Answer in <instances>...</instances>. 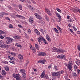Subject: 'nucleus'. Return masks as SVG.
<instances>
[{
  "label": "nucleus",
  "mask_w": 80,
  "mask_h": 80,
  "mask_svg": "<svg viewBox=\"0 0 80 80\" xmlns=\"http://www.w3.org/2000/svg\"><path fill=\"white\" fill-rule=\"evenodd\" d=\"M42 41H43V42L44 43H45V44H47V40H46L44 39V38H43V37L42 38Z\"/></svg>",
  "instance_id": "nucleus-25"
},
{
  "label": "nucleus",
  "mask_w": 80,
  "mask_h": 80,
  "mask_svg": "<svg viewBox=\"0 0 80 80\" xmlns=\"http://www.w3.org/2000/svg\"><path fill=\"white\" fill-rule=\"evenodd\" d=\"M53 68L54 69H55L56 70H58V67L57 66L55 65Z\"/></svg>",
  "instance_id": "nucleus-34"
},
{
  "label": "nucleus",
  "mask_w": 80,
  "mask_h": 80,
  "mask_svg": "<svg viewBox=\"0 0 80 80\" xmlns=\"http://www.w3.org/2000/svg\"><path fill=\"white\" fill-rule=\"evenodd\" d=\"M15 48H11V50H12V51H14V50H15Z\"/></svg>",
  "instance_id": "nucleus-62"
},
{
  "label": "nucleus",
  "mask_w": 80,
  "mask_h": 80,
  "mask_svg": "<svg viewBox=\"0 0 80 80\" xmlns=\"http://www.w3.org/2000/svg\"><path fill=\"white\" fill-rule=\"evenodd\" d=\"M36 18L39 20H42V17L40 15H38Z\"/></svg>",
  "instance_id": "nucleus-31"
},
{
  "label": "nucleus",
  "mask_w": 80,
  "mask_h": 80,
  "mask_svg": "<svg viewBox=\"0 0 80 80\" xmlns=\"http://www.w3.org/2000/svg\"><path fill=\"white\" fill-rule=\"evenodd\" d=\"M18 27H19V28H23L22 26H21V25H18Z\"/></svg>",
  "instance_id": "nucleus-58"
},
{
  "label": "nucleus",
  "mask_w": 80,
  "mask_h": 80,
  "mask_svg": "<svg viewBox=\"0 0 80 80\" xmlns=\"http://www.w3.org/2000/svg\"><path fill=\"white\" fill-rule=\"evenodd\" d=\"M78 74H79L80 73V69H78L77 70Z\"/></svg>",
  "instance_id": "nucleus-54"
},
{
  "label": "nucleus",
  "mask_w": 80,
  "mask_h": 80,
  "mask_svg": "<svg viewBox=\"0 0 80 80\" xmlns=\"http://www.w3.org/2000/svg\"><path fill=\"white\" fill-rule=\"evenodd\" d=\"M4 38V37H3V36L2 35L0 36V38L3 39V38Z\"/></svg>",
  "instance_id": "nucleus-52"
},
{
  "label": "nucleus",
  "mask_w": 80,
  "mask_h": 80,
  "mask_svg": "<svg viewBox=\"0 0 80 80\" xmlns=\"http://www.w3.org/2000/svg\"><path fill=\"white\" fill-rule=\"evenodd\" d=\"M45 12L47 13L48 15H50V14H51L50 10L46 8H45Z\"/></svg>",
  "instance_id": "nucleus-7"
},
{
  "label": "nucleus",
  "mask_w": 80,
  "mask_h": 80,
  "mask_svg": "<svg viewBox=\"0 0 80 80\" xmlns=\"http://www.w3.org/2000/svg\"><path fill=\"white\" fill-rule=\"evenodd\" d=\"M52 76H55L56 77H60V73L57 72H54L52 73Z\"/></svg>",
  "instance_id": "nucleus-4"
},
{
  "label": "nucleus",
  "mask_w": 80,
  "mask_h": 80,
  "mask_svg": "<svg viewBox=\"0 0 80 80\" xmlns=\"http://www.w3.org/2000/svg\"><path fill=\"white\" fill-rule=\"evenodd\" d=\"M46 39L47 40L48 42H50L51 41V39H50V37H49V36L48 34H47L46 36Z\"/></svg>",
  "instance_id": "nucleus-10"
},
{
  "label": "nucleus",
  "mask_w": 80,
  "mask_h": 80,
  "mask_svg": "<svg viewBox=\"0 0 80 80\" xmlns=\"http://www.w3.org/2000/svg\"><path fill=\"white\" fill-rule=\"evenodd\" d=\"M56 10L57 11H58V12H60V13H62V11H61L60 9L58 8H56Z\"/></svg>",
  "instance_id": "nucleus-35"
},
{
  "label": "nucleus",
  "mask_w": 80,
  "mask_h": 80,
  "mask_svg": "<svg viewBox=\"0 0 80 80\" xmlns=\"http://www.w3.org/2000/svg\"><path fill=\"white\" fill-rule=\"evenodd\" d=\"M44 77L45 78H46V79H48V76H47V75H45L44 76Z\"/></svg>",
  "instance_id": "nucleus-42"
},
{
  "label": "nucleus",
  "mask_w": 80,
  "mask_h": 80,
  "mask_svg": "<svg viewBox=\"0 0 80 80\" xmlns=\"http://www.w3.org/2000/svg\"><path fill=\"white\" fill-rule=\"evenodd\" d=\"M74 67L75 70H76V69L77 68V66L76 65H74Z\"/></svg>",
  "instance_id": "nucleus-50"
},
{
  "label": "nucleus",
  "mask_w": 80,
  "mask_h": 80,
  "mask_svg": "<svg viewBox=\"0 0 80 80\" xmlns=\"http://www.w3.org/2000/svg\"><path fill=\"white\" fill-rule=\"evenodd\" d=\"M67 18L68 20H69L70 19V16H67Z\"/></svg>",
  "instance_id": "nucleus-64"
},
{
  "label": "nucleus",
  "mask_w": 80,
  "mask_h": 80,
  "mask_svg": "<svg viewBox=\"0 0 80 80\" xmlns=\"http://www.w3.org/2000/svg\"><path fill=\"white\" fill-rule=\"evenodd\" d=\"M58 58H60L61 59H63L65 58V56L63 54L57 56Z\"/></svg>",
  "instance_id": "nucleus-5"
},
{
  "label": "nucleus",
  "mask_w": 80,
  "mask_h": 80,
  "mask_svg": "<svg viewBox=\"0 0 80 80\" xmlns=\"http://www.w3.org/2000/svg\"><path fill=\"white\" fill-rule=\"evenodd\" d=\"M29 21L30 23H33V19L32 18H29Z\"/></svg>",
  "instance_id": "nucleus-18"
},
{
  "label": "nucleus",
  "mask_w": 80,
  "mask_h": 80,
  "mask_svg": "<svg viewBox=\"0 0 80 80\" xmlns=\"http://www.w3.org/2000/svg\"><path fill=\"white\" fill-rule=\"evenodd\" d=\"M4 68L6 71L8 72L9 71V68L8 66H6L4 67Z\"/></svg>",
  "instance_id": "nucleus-21"
},
{
  "label": "nucleus",
  "mask_w": 80,
  "mask_h": 80,
  "mask_svg": "<svg viewBox=\"0 0 80 80\" xmlns=\"http://www.w3.org/2000/svg\"><path fill=\"white\" fill-rule=\"evenodd\" d=\"M9 53L10 55H13V56H15V55H16V53L14 52H9Z\"/></svg>",
  "instance_id": "nucleus-29"
},
{
  "label": "nucleus",
  "mask_w": 80,
  "mask_h": 80,
  "mask_svg": "<svg viewBox=\"0 0 80 80\" xmlns=\"http://www.w3.org/2000/svg\"><path fill=\"white\" fill-rule=\"evenodd\" d=\"M9 62L11 63H12V64H14V65L15 64V62L13 61H10Z\"/></svg>",
  "instance_id": "nucleus-40"
},
{
  "label": "nucleus",
  "mask_w": 80,
  "mask_h": 80,
  "mask_svg": "<svg viewBox=\"0 0 80 80\" xmlns=\"http://www.w3.org/2000/svg\"><path fill=\"white\" fill-rule=\"evenodd\" d=\"M72 76L73 77H77V74L76 73V72L73 73Z\"/></svg>",
  "instance_id": "nucleus-36"
},
{
  "label": "nucleus",
  "mask_w": 80,
  "mask_h": 80,
  "mask_svg": "<svg viewBox=\"0 0 80 80\" xmlns=\"http://www.w3.org/2000/svg\"><path fill=\"white\" fill-rule=\"evenodd\" d=\"M60 72V73H61V74H63V73H64L65 72L63 71H61Z\"/></svg>",
  "instance_id": "nucleus-56"
},
{
  "label": "nucleus",
  "mask_w": 80,
  "mask_h": 80,
  "mask_svg": "<svg viewBox=\"0 0 80 80\" xmlns=\"http://www.w3.org/2000/svg\"><path fill=\"white\" fill-rule=\"evenodd\" d=\"M43 39V37L42 36H40V37L38 38V41L39 44L40 43V42H41V40L42 41V40Z\"/></svg>",
  "instance_id": "nucleus-8"
},
{
  "label": "nucleus",
  "mask_w": 80,
  "mask_h": 80,
  "mask_svg": "<svg viewBox=\"0 0 80 80\" xmlns=\"http://www.w3.org/2000/svg\"><path fill=\"white\" fill-rule=\"evenodd\" d=\"M2 15H8V13L6 12H2L1 13Z\"/></svg>",
  "instance_id": "nucleus-33"
},
{
  "label": "nucleus",
  "mask_w": 80,
  "mask_h": 80,
  "mask_svg": "<svg viewBox=\"0 0 80 80\" xmlns=\"http://www.w3.org/2000/svg\"><path fill=\"white\" fill-rule=\"evenodd\" d=\"M78 50H79V51H80V45H78Z\"/></svg>",
  "instance_id": "nucleus-45"
},
{
  "label": "nucleus",
  "mask_w": 80,
  "mask_h": 80,
  "mask_svg": "<svg viewBox=\"0 0 80 80\" xmlns=\"http://www.w3.org/2000/svg\"><path fill=\"white\" fill-rule=\"evenodd\" d=\"M76 9H77V11L78 12L80 10V9L78 8H76Z\"/></svg>",
  "instance_id": "nucleus-60"
},
{
  "label": "nucleus",
  "mask_w": 80,
  "mask_h": 80,
  "mask_svg": "<svg viewBox=\"0 0 80 80\" xmlns=\"http://www.w3.org/2000/svg\"><path fill=\"white\" fill-rule=\"evenodd\" d=\"M13 77L14 78H15L17 80H21V78L20 76L18 74L15 75V74H13Z\"/></svg>",
  "instance_id": "nucleus-3"
},
{
  "label": "nucleus",
  "mask_w": 80,
  "mask_h": 80,
  "mask_svg": "<svg viewBox=\"0 0 80 80\" xmlns=\"http://www.w3.org/2000/svg\"><path fill=\"white\" fill-rule=\"evenodd\" d=\"M18 58H19L20 60H23V55H22L21 54H19L18 55Z\"/></svg>",
  "instance_id": "nucleus-14"
},
{
  "label": "nucleus",
  "mask_w": 80,
  "mask_h": 80,
  "mask_svg": "<svg viewBox=\"0 0 80 80\" xmlns=\"http://www.w3.org/2000/svg\"><path fill=\"white\" fill-rule=\"evenodd\" d=\"M1 47H2V48H6V46H5V45H2Z\"/></svg>",
  "instance_id": "nucleus-44"
},
{
  "label": "nucleus",
  "mask_w": 80,
  "mask_h": 80,
  "mask_svg": "<svg viewBox=\"0 0 80 80\" xmlns=\"http://www.w3.org/2000/svg\"><path fill=\"white\" fill-rule=\"evenodd\" d=\"M56 27L58 30H59L60 32H62V29H61V28H60L57 25Z\"/></svg>",
  "instance_id": "nucleus-23"
},
{
  "label": "nucleus",
  "mask_w": 80,
  "mask_h": 80,
  "mask_svg": "<svg viewBox=\"0 0 80 80\" xmlns=\"http://www.w3.org/2000/svg\"><path fill=\"white\" fill-rule=\"evenodd\" d=\"M51 67H52V65L51 64H50L49 66H48V68L49 69L50 68H51Z\"/></svg>",
  "instance_id": "nucleus-59"
},
{
  "label": "nucleus",
  "mask_w": 80,
  "mask_h": 80,
  "mask_svg": "<svg viewBox=\"0 0 80 80\" xmlns=\"http://www.w3.org/2000/svg\"><path fill=\"white\" fill-rule=\"evenodd\" d=\"M34 32L38 35H40V32L36 29L34 30Z\"/></svg>",
  "instance_id": "nucleus-13"
},
{
  "label": "nucleus",
  "mask_w": 80,
  "mask_h": 80,
  "mask_svg": "<svg viewBox=\"0 0 80 80\" xmlns=\"http://www.w3.org/2000/svg\"><path fill=\"white\" fill-rule=\"evenodd\" d=\"M11 59L12 60H15V58L13 57H11Z\"/></svg>",
  "instance_id": "nucleus-49"
},
{
  "label": "nucleus",
  "mask_w": 80,
  "mask_h": 80,
  "mask_svg": "<svg viewBox=\"0 0 80 80\" xmlns=\"http://www.w3.org/2000/svg\"><path fill=\"white\" fill-rule=\"evenodd\" d=\"M6 19H7L8 20H9V21H10V19L8 18V17L6 18Z\"/></svg>",
  "instance_id": "nucleus-57"
},
{
  "label": "nucleus",
  "mask_w": 80,
  "mask_h": 80,
  "mask_svg": "<svg viewBox=\"0 0 80 80\" xmlns=\"http://www.w3.org/2000/svg\"><path fill=\"white\" fill-rule=\"evenodd\" d=\"M28 61L27 60L25 62V66H27V65H28Z\"/></svg>",
  "instance_id": "nucleus-38"
},
{
  "label": "nucleus",
  "mask_w": 80,
  "mask_h": 80,
  "mask_svg": "<svg viewBox=\"0 0 80 80\" xmlns=\"http://www.w3.org/2000/svg\"><path fill=\"white\" fill-rule=\"evenodd\" d=\"M69 22H73V20L72 19H70V20H69L68 21Z\"/></svg>",
  "instance_id": "nucleus-63"
},
{
  "label": "nucleus",
  "mask_w": 80,
  "mask_h": 80,
  "mask_svg": "<svg viewBox=\"0 0 80 80\" xmlns=\"http://www.w3.org/2000/svg\"><path fill=\"white\" fill-rule=\"evenodd\" d=\"M20 18H22V19H23V20H25V18L22 16L21 15V17Z\"/></svg>",
  "instance_id": "nucleus-41"
},
{
  "label": "nucleus",
  "mask_w": 80,
  "mask_h": 80,
  "mask_svg": "<svg viewBox=\"0 0 80 80\" xmlns=\"http://www.w3.org/2000/svg\"><path fill=\"white\" fill-rule=\"evenodd\" d=\"M15 46H16L17 47H20V48H22V46L21 45H20V44L18 43H16L15 44Z\"/></svg>",
  "instance_id": "nucleus-22"
},
{
  "label": "nucleus",
  "mask_w": 80,
  "mask_h": 80,
  "mask_svg": "<svg viewBox=\"0 0 80 80\" xmlns=\"http://www.w3.org/2000/svg\"><path fill=\"white\" fill-rule=\"evenodd\" d=\"M69 30H70V32H71L72 33H73V30H72V29H69Z\"/></svg>",
  "instance_id": "nucleus-48"
},
{
  "label": "nucleus",
  "mask_w": 80,
  "mask_h": 80,
  "mask_svg": "<svg viewBox=\"0 0 80 80\" xmlns=\"http://www.w3.org/2000/svg\"><path fill=\"white\" fill-rule=\"evenodd\" d=\"M38 63H45V60H39L38 61Z\"/></svg>",
  "instance_id": "nucleus-16"
},
{
  "label": "nucleus",
  "mask_w": 80,
  "mask_h": 80,
  "mask_svg": "<svg viewBox=\"0 0 80 80\" xmlns=\"http://www.w3.org/2000/svg\"><path fill=\"white\" fill-rule=\"evenodd\" d=\"M16 16L17 17H19V18H20L21 15H16Z\"/></svg>",
  "instance_id": "nucleus-55"
},
{
  "label": "nucleus",
  "mask_w": 80,
  "mask_h": 80,
  "mask_svg": "<svg viewBox=\"0 0 80 80\" xmlns=\"http://www.w3.org/2000/svg\"><path fill=\"white\" fill-rule=\"evenodd\" d=\"M45 71H43L42 73L40 75V77L41 78H44V76H45Z\"/></svg>",
  "instance_id": "nucleus-11"
},
{
  "label": "nucleus",
  "mask_w": 80,
  "mask_h": 80,
  "mask_svg": "<svg viewBox=\"0 0 80 80\" xmlns=\"http://www.w3.org/2000/svg\"><path fill=\"white\" fill-rule=\"evenodd\" d=\"M13 38L15 39H20V36H14Z\"/></svg>",
  "instance_id": "nucleus-19"
},
{
  "label": "nucleus",
  "mask_w": 80,
  "mask_h": 80,
  "mask_svg": "<svg viewBox=\"0 0 80 80\" xmlns=\"http://www.w3.org/2000/svg\"><path fill=\"white\" fill-rule=\"evenodd\" d=\"M54 30L55 32H56V33H58V31L57 29H56V28H54Z\"/></svg>",
  "instance_id": "nucleus-43"
},
{
  "label": "nucleus",
  "mask_w": 80,
  "mask_h": 80,
  "mask_svg": "<svg viewBox=\"0 0 80 80\" xmlns=\"http://www.w3.org/2000/svg\"><path fill=\"white\" fill-rule=\"evenodd\" d=\"M56 16L58 17V19H59V20L61 21V20H62V18H61V16H60V15L58 13H56Z\"/></svg>",
  "instance_id": "nucleus-12"
},
{
  "label": "nucleus",
  "mask_w": 80,
  "mask_h": 80,
  "mask_svg": "<svg viewBox=\"0 0 80 80\" xmlns=\"http://www.w3.org/2000/svg\"><path fill=\"white\" fill-rule=\"evenodd\" d=\"M5 32H4L0 30V34H5Z\"/></svg>",
  "instance_id": "nucleus-37"
},
{
  "label": "nucleus",
  "mask_w": 80,
  "mask_h": 80,
  "mask_svg": "<svg viewBox=\"0 0 80 80\" xmlns=\"http://www.w3.org/2000/svg\"><path fill=\"white\" fill-rule=\"evenodd\" d=\"M20 72L21 73H22V74L24 73H25V70L23 69H21L20 70Z\"/></svg>",
  "instance_id": "nucleus-26"
},
{
  "label": "nucleus",
  "mask_w": 80,
  "mask_h": 80,
  "mask_svg": "<svg viewBox=\"0 0 80 80\" xmlns=\"http://www.w3.org/2000/svg\"><path fill=\"white\" fill-rule=\"evenodd\" d=\"M31 50H32L33 53H35V52H36V49L34 47L31 48Z\"/></svg>",
  "instance_id": "nucleus-15"
},
{
  "label": "nucleus",
  "mask_w": 80,
  "mask_h": 80,
  "mask_svg": "<svg viewBox=\"0 0 80 80\" xmlns=\"http://www.w3.org/2000/svg\"><path fill=\"white\" fill-rule=\"evenodd\" d=\"M9 28H13V26L12 24H10L9 25Z\"/></svg>",
  "instance_id": "nucleus-47"
},
{
  "label": "nucleus",
  "mask_w": 80,
  "mask_h": 80,
  "mask_svg": "<svg viewBox=\"0 0 80 80\" xmlns=\"http://www.w3.org/2000/svg\"><path fill=\"white\" fill-rule=\"evenodd\" d=\"M73 30H74L76 32V31H77V28H75V27L74 26H73Z\"/></svg>",
  "instance_id": "nucleus-51"
},
{
  "label": "nucleus",
  "mask_w": 80,
  "mask_h": 80,
  "mask_svg": "<svg viewBox=\"0 0 80 80\" xmlns=\"http://www.w3.org/2000/svg\"><path fill=\"white\" fill-rule=\"evenodd\" d=\"M39 46L38 45V44H35V47L37 49V50H39Z\"/></svg>",
  "instance_id": "nucleus-28"
},
{
  "label": "nucleus",
  "mask_w": 80,
  "mask_h": 80,
  "mask_svg": "<svg viewBox=\"0 0 80 80\" xmlns=\"http://www.w3.org/2000/svg\"><path fill=\"white\" fill-rule=\"evenodd\" d=\"M28 32L29 34H30V33H31V30H30V29H28Z\"/></svg>",
  "instance_id": "nucleus-46"
},
{
  "label": "nucleus",
  "mask_w": 80,
  "mask_h": 80,
  "mask_svg": "<svg viewBox=\"0 0 80 80\" xmlns=\"http://www.w3.org/2000/svg\"><path fill=\"white\" fill-rule=\"evenodd\" d=\"M6 39H7L8 40L6 41V43L7 44H9V43H11V42H12V41L13 40L12 39H11L9 37H7L6 38Z\"/></svg>",
  "instance_id": "nucleus-2"
},
{
  "label": "nucleus",
  "mask_w": 80,
  "mask_h": 80,
  "mask_svg": "<svg viewBox=\"0 0 80 80\" xmlns=\"http://www.w3.org/2000/svg\"><path fill=\"white\" fill-rule=\"evenodd\" d=\"M18 6L20 10H22V6L20 4H19Z\"/></svg>",
  "instance_id": "nucleus-32"
},
{
  "label": "nucleus",
  "mask_w": 80,
  "mask_h": 80,
  "mask_svg": "<svg viewBox=\"0 0 80 80\" xmlns=\"http://www.w3.org/2000/svg\"><path fill=\"white\" fill-rule=\"evenodd\" d=\"M65 65L66 66L67 68H68L69 70H72V68H73V67H72L73 63L71 61H70L68 64L65 63Z\"/></svg>",
  "instance_id": "nucleus-1"
},
{
  "label": "nucleus",
  "mask_w": 80,
  "mask_h": 80,
  "mask_svg": "<svg viewBox=\"0 0 80 80\" xmlns=\"http://www.w3.org/2000/svg\"><path fill=\"white\" fill-rule=\"evenodd\" d=\"M65 51L62 50V49H59V53H60V52H62V53H64V52H65Z\"/></svg>",
  "instance_id": "nucleus-27"
},
{
  "label": "nucleus",
  "mask_w": 80,
  "mask_h": 80,
  "mask_svg": "<svg viewBox=\"0 0 80 80\" xmlns=\"http://www.w3.org/2000/svg\"><path fill=\"white\" fill-rule=\"evenodd\" d=\"M52 51L55 52H59V49H57L55 48H52Z\"/></svg>",
  "instance_id": "nucleus-9"
},
{
  "label": "nucleus",
  "mask_w": 80,
  "mask_h": 80,
  "mask_svg": "<svg viewBox=\"0 0 80 80\" xmlns=\"http://www.w3.org/2000/svg\"><path fill=\"white\" fill-rule=\"evenodd\" d=\"M22 75L23 76V79H24V80H26V77H27V75H26V73L25 72H24L22 74Z\"/></svg>",
  "instance_id": "nucleus-17"
},
{
  "label": "nucleus",
  "mask_w": 80,
  "mask_h": 80,
  "mask_svg": "<svg viewBox=\"0 0 80 80\" xmlns=\"http://www.w3.org/2000/svg\"><path fill=\"white\" fill-rule=\"evenodd\" d=\"M2 75H6V72H5V71L4 70H2Z\"/></svg>",
  "instance_id": "nucleus-20"
},
{
  "label": "nucleus",
  "mask_w": 80,
  "mask_h": 80,
  "mask_svg": "<svg viewBox=\"0 0 80 80\" xmlns=\"http://www.w3.org/2000/svg\"><path fill=\"white\" fill-rule=\"evenodd\" d=\"M46 55V53L45 52H39L38 54V56H45Z\"/></svg>",
  "instance_id": "nucleus-6"
},
{
  "label": "nucleus",
  "mask_w": 80,
  "mask_h": 80,
  "mask_svg": "<svg viewBox=\"0 0 80 80\" xmlns=\"http://www.w3.org/2000/svg\"><path fill=\"white\" fill-rule=\"evenodd\" d=\"M40 31L42 32V33H44V32H43V30L42 29H40Z\"/></svg>",
  "instance_id": "nucleus-53"
},
{
  "label": "nucleus",
  "mask_w": 80,
  "mask_h": 80,
  "mask_svg": "<svg viewBox=\"0 0 80 80\" xmlns=\"http://www.w3.org/2000/svg\"><path fill=\"white\" fill-rule=\"evenodd\" d=\"M34 15H35V17H37V16H38V14L37 13H35Z\"/></svg>",
  "instance_id": "nucleus-61"
},
{
  "label": "nucleus",
  "mask_w": 80,
  "mask_h": 80,
  "mask_svg": "<svg viewBox=\"0 0 80 80\" xmlns=\"http://www.w3.org/2000/svg\"><path fill=\"white\" fill-rule=\"evenodd\" d=\"M28 7H29V8H30V9H31V10H34V8H33V7H32V6L29 5L28 6Z\"/></svg>",
  "instance_id": "nucleus-30"
},
{
  "label": "nucleus",
  "mask_w": 80,
  "mask_h": 80,
  "mask_svg": "<svg viewBox=\"0 0 80 80\" xmlns=\"http://www.w3.org/2000/svg\"><path fill=\"white\" fill-rule=\"evenodd\" d=\"M76 63L78 66H79V65H80V60H77V61L76 62Z\"/></svg>",
  "instance_id": "nucleus-24"
},
{
  "label": "nucleus",
  "mask_w": 80,
  "mask_h": 80,
  "mask_svg": "<svg viewBox=\"0 0 80 80\" xmlns=\"http://www.w3.org/2000/svg\"><path fill=\"white\" fill-rule=\"evenodd\" d=\"M2 63H4V64H7L8 63V62L6 61H2Z\"/></svg>",
  "instance_id": "nucleus-39"
}]
</instances>
